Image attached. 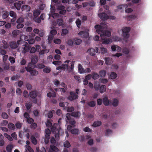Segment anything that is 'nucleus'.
<instances>
[{"label": "nucleus", "mask_w": 152, "mask_h": 152, "mask_svg": "<svg viewBox=\"0 0 152 152\" xmlns=\"http://www.w3.org/2000/svg\"><path fill=\"white\" fill-rule=\"evenodd\" d=\"M4 136L7 138L10 141H12L13 140L12 138L7 134L5 133L4 134Z\"/></svg>", "instance_id": "obj_49"}, {"label": "nucleus", "mask_w": 152, "mask_h": 152, "mask_svg": "<svg viewBox=\"0 0 152 152\" xmlns=\"http://www.w3.org/2000/svg\"><path fill=\"white\" fill-rule=\"evenodd\" d=\"M9 15L8 12L7 11L5 12L2 15V18L3 19H5L7 18Z\"/></svg>", "instance_id": "obj_62"}, {"label": "nucleus", "mask_w": 152, "mask_h": 152, "mask_svg": "<svg viewBox=\"0 0 152 152\" xmlns=\"http://www.w3.org/2000/svg\"><path fill=\"white\" fill-rule=\"evenodd\" d=\"M106 88L105 85H102L99 87V92L101 93L104 92L106 91Z\"/></svg>", "instance_id": "obj_21"}, {"label": "nucleus", "mask_w": 152, "mask_h": 152, "mask_svg": "<svg viewBox=\"0 0 152 152\" xmlns=\"http://www.w3.org/2000/svg\"><path fill=\"white\" fill-rule=\"evenodd\" d=\"M128 7V6L126 4H122L118 6V9L121 10H124V9H126Z\"/></svg>", "instance_id": "obj_40"}, {"label": "nucleus", "mask_w": 152, "mask_h": 152, "mask_svg": "<svg viewBox=\"0 0 152 152\" xmlns=\"http://www.w3.org/2000/svg\"><path fill=\"white\" fill-rule=\"evenodd\" d=\"M30 72L31 75L32 76H37L38 74V72L37 71L32 69L30 72Z\"/></svg>", "instance_id": "obj_25"}, {"label": "nucleus", "mask_w": 152, "mask_h": 152, "mask_svg": "<svg viewBox=\"0 0 152 152\" xmlns=\"http://www.w3.org/2000/svg\"><path fill=\"white\" fill-rule=\"evenodd\" d=\"M96 102L94 101H91L87 103V104L88 105L91 107H94L96 105Z\"/></svg>", "instance_id": "obj_24"}, {"label": "nucleus", "mask_w": 152, "mask_h": 152, "mask_svg": "<svg viewBox=\"0 0 152 152\" xmlns=\"http://www.w3.org/2000/svg\"><path fill=\"white\" fill-rule=\"evenodd\" d=\"M131 28L129 27H123L122 30V35L123 37L125 39H127L129 37V35L128 33L130 31Z\"/></svg>", "instance_id": "obj_4"}, {"label": "nucleus", "mask_w": 152, "mask_h": 152, "mask_svg": "<svg viewBox=\"0 0 152 152\" xmlns=\"http://www.w3.org/2000/svg\"><path fill=\"white\" fill-rule=\"evenodd\" d=\"M59 151L58 148L55 146L50 145V148L49 149L48 152H58Z\"/></svg>", "instance_id": "obj_13"}, {"label": "nucleus", "mask_w": 152, "mask_h": 152, "mask_svg": "<svg viewBox=\"0 0 152 152\" xmlns=\"http://www.w3.org/2000/svg\"><path fill=\"white\" fill-rule=\"evenodd\" d=\"M13 146L12 145H9L7 146L6 150L7 152H11Z\"/></svg>", "instance_id": "obj_41"}, {"label": "nucleus", "mask_w": 152, "mask_h": 152, "mask_svg": "<svg viewBox=\"0 0 152 152\" xmlns=\"http://www.w3.org/2000/svg\"><path fill=\"white\" fill-rule=\"evenodd\" d=\"M98 48L97 47H95L94 48H91L88 49L87 51V52L91 56H93L98 52Z\"/></svg>", "instance_id": "obj_7"}, {"label": "nucleus", "mask_w": 152, "mask_h": 152, "mask_svg": "<svg viewBox=\"0 0 152 152\" xmlns=\"http://www.w3.org/2000/svg\"><path fill=\"white\" fill-rule=\"evenodd\" d=\"M64 147L68 148L70 147L71 146L70 143L67 140L64 143Z\"/></svg>", "instance_id": "obj_47"}, {"label": "nucleus", "mask_w": 152, "mask_h": 152, "mask_svg": "<svg viewBox=\"0 0 152 152\" xmlns=\"http://www.w3.org/2000/svg\"><path fill=\"white\" fill-rule=\"evenodd\" d=\"M38 61V58L37 56H35L32 57L31 61L33 64H36Z\"/></svg>", "instance_id": "obj_23"}, {"label": "nucleus", "mask_w": 152, "mask_h": 152, "mask_svg": "<svg viewBox=\"0 0 152 152\" xmlns=\"http://www.w3.org/2000/svg\"><path fill=\"white\" fill-rule=\"evenodd\" d=\"M51 69L50 67L46 66L43 69V72L46 73H49L51 71Z\"/></svg>", "instance_id": "obj_37"}, {"label": "nucleus", "mask_w": 152, "mask_h": 152, "mask_svg": "<svg viewBox=\"0 0 152 152\" xmlns=\"http://www.w3.org/2000/svg\"><path fill=\"white\" fill-rule=\"evenodd\" d=\"M61 118L59 119L58 123H55L51 128V131L53 134H55V138L56 140L59 138V135H62L64 134L63 130L61 128L60 125L61 124Z\"/></svg>", "instance_id": "obj_2"}, {"label": "nucleus", "mask_w": 152, "mask_h": 152, "mask_svg": "<svg viewBox=\"0 0 152 152\" xmlns=\"http://www.w3.org/2000/svg\"><path fill=\"white\" fill-rule=\"evenodd\" d=\"M38 92L36 91H32L29 93L30 97L32 99H34V103L37 102L36 97L37 96Z\"/></svg>", "instance_id": "obj_8"}, {"label": "nucleus", "mask_w": 152, "mask_h": 152, "mask_svg": "<svg viewBox=\"0 0 152 152\" xmlns=\"http://www.w3.org/2000/svg\"><path fill=\"white\" fill-rule=\"evenodd\" d=\"M25 106L26 107V108L28 110H29L32 107V104H31L30 103H26Z\"/></svg>", "instance_id": "obj_55"}, {"label": "nucleus", "mask_w": 152, "mask_h": 152, "mask_svg": "<svg viewBox=\"0 0 152 152\" xmlns=\"http://www.w3.org/2000/svg\"><path fill=\"white\" fill-rule=\"evenodd\" d=\"M123 52L124 54L128 55L129 52V50L128 48H125L123 49Z\"/></svg>", "instance_id": "obj_48"}, {"label": "nucleus", "mask_w": 152, "mask_h": 152, "mask_svg": "<svg viewBox=\"0 0 152 152\" xmlns=\"http://www.w3.org/2000/svg\"><path fill=\"white\" fill-rule=\"evenodd\" d=\"M78 34L80 35V37L83 38H87L89 36V34L87 32L83 31L80 32Z\"/></svg>", "instance_id": "obj_14"}, {"label": "nucleus", "mask_w": 152, "mask_h": 152, "mask_svg": "<svg viewBox=\"0 0 152 152\" xmlns=\"http://www.w3.org/2000/svg\"><path fill=\"white\" fill-rule=\"evenodd\" d=\"M34 20L36 22L40 23L41 22V18L39 17H35L33 18Z\"/></svg>", "instance_id": "obj_46"}, {"label": "nucleus", "mask_w": 152, "mask_h": 152, "mask_svg": "<svg viewBox=\"0 0 152 152\" xmlns=\"http://www.w3.org/2000/svg\"><path fill=\"white\" fill-rule=\"evenodd\" d=\"M74 110V108L73 107H67V112H72Z\"/></svg>", "instance_id": "obj_59"}, {"label": "nucleus", "mask_w": 152, "mask_h": 152, "mask_svg": "<svg viewBox=\"0 0 152 152\" xmlns=\"http://www.w3.org/2000/svg\"><path fill=\"white\" fill-rule=\"evenodd\" d=\"M102 124V122L99 121H97L94 122L92 126L94 127H97L101 126Z\"/></svg>", "instance_id": "obj_16"}, {"label": "nucleus", "mask_w": 152, "mask_h": 152, "mask_svg": "<svg viewBox=\"0 0 152 152\" xmlns=\"http://www.w3.org/2000/svg\"><path fill=\"white\" fill-rule=\"evenodd\" d=\"M31 141L33 144L35 145L37 144V141L34 136H31Z\"/></svg>", "instance_id": "obj_36"}, {"label": "nucleus", "mask_w": 152, "mask_h": 152, "mask_svg": "<svg viewBox=\"0 0 152 152\" xmlns=\"http://www.w3.org/2000/svg\"><path fill=\"white\" fill-rule=\"evenodd\" d=\"M76 23L77 27L78 28H80L81 24V21L79 19H78L76 21Z\"/></svg>", "instance_id": "obj_51"}, {"label": "nucleus", "mask_w": 152, "mask_h": 152, "mask_svg": "<svg viewBox=\"0 0 152 152\" xmlns=\"http://www.w3.org/2000/svg\"><path fill=\"white\" fill-rule=\"evenodd\" d=\"M94 27L98 34H100L101 38L102 40V44H106L112 42L111 39L106 38V37H110L111 34L110 31L105 30L107 28V25L106 24L102 23L100 25H95Z\"/></svg>", "instance_id": "obj_1"}, {"label": "nucleus", "mask_w": 152, "mask_h": 152, "mask_svg": "<svg viewBox=\"0 0 152 152\" xmlns=\"http://www.w3.org/2000/svg\"><path fill=\"white\" fill-rule=\"evenodd\" d=\"M100 81L102 83L105 84L108 82V80L106 78H102L100 79Z\"/></svg>", "instance_id": "obj_63"}, {"label": "nucleus", "mask_w": 152, "mask_h": 152, "mask_svg": "<svg viewBox=\"0 0 152 152\" xmlns=\"http://www.w3.org/2000/svg\"><path fill=\"white\" fill-rule=\"evenodd\" d=\"M92 78L94 80L97 79L99 77V75L96 73L93 72L92 73Z\"/></svg>", "instance_id": "obj_34"}, {"label": "nucleus", "mask_w": 152, "mask_h": 152, "mask_svg": "<svg viewBox=\"0 0 152 152\" xmlns=\"http://www.w3.org/2000/svg\"><path fill=\"white\" fill-rule=\"evenodd\" d=\"M68 32V30L66 28H63L62 31L61 35L64 36L66 35Z\"/></svg>", "instance_id": "obj_43"}, {"label": "nucleus", "mask_w": 152, "mask_h": 152, "mask_svg": "<svg viewBox=\"0 0 152 152\" xmlns=\"http://www.w3.org/2000/svg\"><path fill=\"white\" fill-rule=\"evenodd\" d=\"M47 96L49 97H55L56 96V93L55 92H53V93L49 92L47 94Z\"/></svg>", "instance_id": "obj_31"}, {"label": "nucleus", "mask_w": 152, "mask_h": 152, "mask_svg": "<svg viewBox=\"0 0 152 152\" xmlns=\"http://www.w3.org/2000/svg\"><path fill=\"white\" fill-rule=\"evenodd\" d=\"M74 43V41L71 39H69L67 40V43L69 45L72 46V45Z\"/></svg>", "instance_id": "obj_57"}, {"label": "nucleus", "mask_w": 152, "mask_h": 152, "mask_svg": "<svg viewBox=\"0 0 152 152\" xmlns=\"http://www.w3.org/2000/svg\"><path fill=\"white\" fill-rule=\"evenodd\" d=\"M53 35L50 34L48 37V40L49 43H51L53 39Z\"/></svg>", "instance_id": "obj_53"}, {"label": "nucleus", "mask_w": 152, "mask_h": 152, "mask_svg": "<svg viewBox=\"0 0 152 152\" xmlns=\"http://www.w3.org/2000/svg\"><path fill=\"white\" fill-rule=\"evenodd\" d=\"M50 137V135L45 134L44 141L45 144H48V143Z\"/></svg>", "instance_id": "obj_26"}, {"label": "nucleus", "mask_w": 152, "mask_h": 152, "mask_svg": "<svg viewBox=\"0 0 152 152\" xmlns=\"http://www.w3.org/2000/svg\"><path fill=\"white\" fill-rule=\"evenodd\" d=\"M23 44L22 46L23 47V50L22 52L23 53H26L27 52H28L30 48L29 45L28 44L27 42L22 41V43Z\"/></svg>", "instance_id": "obj_6"}, {"label": "nucleus", "mask_w": 152, "mask_h": 152, "mask_svg": "<svg viewBox=\"0 0 152 152\" xmlns=\"http://www.w3.org/2000/svg\"><path fill=\"white\" fill-rule=\"evenodd\" d=\"M118 100L117 99H115L113 100V105L115 107H116L118 105Z\"/></svg>", "instance_id": "obj_45"}, {"label": "nucleus", "mask_w": 152, "mask_h": 152, "mask_svg": "<svg viewBox=\"0 0 152 152\" xmlns=\"http://www.w3.org/2000/svg\"><path fill=\"white\" fill-rule=\"evenodd\" d=\"M78 96L75 93L72 91L70 92V95L68 97V99L70 101H72L74 100L77 99Z\"/></svg>", "instance_id": "obj_9"}, {"label": "nucleus", "mask_w": 152, "mask_h": 152, "mask_svg": "<svg viewBox=\"0 0 152 152\" xmlns=\"http://www.w3.org/2000/svg\"><path fill=\"white\" fill-rule=\"evenodd\" d=\"M8 128L11 130H13L15 129V126L14 124L12 123H9L8 125Z\"/></svg>", "instance_id": "obj_28"}, {"label": "nucleus", "mask_w": 152, "mask_h": 152, "mask_svg": "<svg viewBox=\"0 0 152 152\" xmlns=\"http://www.w3.org/2000/svg\"><path fill=\"white\" fill-rule=\"evenodd\" d=\"M65 8V7L64 6H63L61 5H59L57 6V9L58 10H61L64 9Z\"/></svg>", "instance_id": "obj_52"}, {"label": "nucleus", "mask_w": 152, "mask_h": 152, "mask_svg": "<svg viewBox=\"0 0 152 152\" xmlns=\"http://www.w3.org/2000/svg\"><path fill=\"white\" fill-rule=\"evenodd\" d=\"M22 124L20 122H18L16 123L15 124V126L16 128L20 129L22 126Z\"/></svg>", "instance_id": "obj_44"}, {"label": "nucleus", "mask_w": 152, "mask_h": 152, "mask_svg": "<svg viewBox=\"0 0 152 152\" xmlns=\"http://www.w3.org/2000/svg\"><path fill=\"white\" fill-rule=\"evenodd\" d=\"M69 62H70V60H67L65 62V63H67V64H61V66H60L56 68L57 70L61 69L64 70H66L68 71L69 72H71L73 69L74 65L75 63V61H72L70 64H71L70 66H69L68 64Z\"/></svg>", "instance_id": "obj_3"}, {"label": "nucleus", "mask_w": 152, "mask_h": 152, "mask_svg": "<svg viewBox=\"0 0 152 152\" xmlns=\"http://www.w3.org/2000/svg\"><path fill=\"white\" fill-rule=\"evenodd\" d=\"M99 16L102 20H107L109 18V16L104 12L99 14Z\"/></svg>", "instance_id": "obj_11"}, {"label": "nucleus", "mask_w": 152, "mask_h": 152, "mask_svg": "<svg viewBox=\"0 0 152 152\" xmlns=\"http://www.w3.org/2000/svg\"><path fill=\"white\" fill-rule=\"evenodd\" d=\"M117 76V74L114 72H112L110 75V78L111 79H115Z\"/></svg>", "instance_id": "obj_35"}, {"label": "nucleus", "mask_w": 152, "mask_h": 152, "mask_svg": "<svg viewBox=\"0 0 152 152\" xmlns=\"http://www.w3.org/2000/svg\"><path fill=\"white\" fill-rule=\"evenodd\" d=\"M23 4V2L22 1H19L18 2H15L14 3V6L17 10L20 9L21 5Z\"/></svg>", "instance_id": "obj_12"}, {"label": "nucleus", "mask_w": 152, "mask_h": 152, "mask_svg": "<svg viewBox=\"0 0 152 152\" xmlns=\"http://www.w3.org/2000/svg\"><path fill=\"white\" fill-rule=\"evenodd\" d=\"M46 125L47 127H50L52 126V124L49 120H48L46 123Z\"/></svg>", "instance_id": "obj_56"}, {"label": "nucleus", "mask_w": 152, "mask_h": 152, "mask_svg": "<svg viewBox=\"0 0 152 152\" xmlns=\"http://www.w3.org/2000/svg\"><path fill=\"white\" fill-rule=\"evenodd\" d=\"M78 70L79 72L80 73H83V70L84 69L82 65L80 64H79L78 65Z\"/></svg>", "instance_id": "obj_42"}, {"label": "nucleus", "mask_w": 152, "mask_h": 152, "mask_svg": "<svg viewBox=\"0 0 152 152\" xmlns=\"http://www.w3.org/2000/svg\"><path fill=\"white\" fill-rule=\"evenodd\" d=\"M8 123L7 121L6 120H3L1 123V126H5Z\"/></svg>", "instance_id": "obj_58"}, {"label": "nucleus", "mask_w": 152, "mask_h": 152, "mask_svg": "<svg viewBox=\"0 0 152 152\" xmlns=\"http://www.w3.org/2000/svg\"><path fill=\"white\" fill-rule=\"evenodd\" d=\"M57 23L58 25L61 26L63 23V20L62 19H58L57 20Z\"/></svg>", "instance_id": "obj_54"}, {"label": "nucleus", "mask_w": 152, "mask_h": 152, "mask_svg": "<svg viewBox=\"0 0 152 152\" xmlns=\"http://www.w3.org/2000/svg\"><path fill=\"white\" fill-rule=\"evenodd\" d=\"M27 36L25 38V40L26 41H28V42L30 44H33L35 42V40L32 38H29V39H27Z\"/></svg>", "instance_id": "obj_29"}, {"label": "nucleus", "mask_w": 152, "mask_h": 152, "mask_svg": "<svg viewBox=\"0 0 152 152\" xmlns=\"http://www.w3.org/2000/svg\"><path fill=\"white\" fill-rule=\"evenodd\" d=\"M2 43H3V48L4 49H7L8 48L9 45L7 41L4 40H3L2 41Z\"/></svg>", "instance_id": "obj_38"}, {"label": "nucleus", "mask_w": 152, "mask_h": 152, "mask_svg": "<svg viewBox=\"0 0 152 152\" xmlns=\"http://www.w3.org/2000/svg\"><path fill=\"white\" fill-rule=\"evenodd\" d=\"M45 67L44 64H37L35 65V67L39 69H43Z\"/></svg>", "instance_id": "obj_33"}, {"label": "nucleus", "mask_w": 152, "mask_h": 152, "mask_svg": "<svg viewBox=\"0 0 152 152\" xmlns=\"http://www.w3.org/2000/svg\"><path fill=\"white\" fill-rule=\"evenodd\" d=\"M25 147L26 148L29 152H34L33 150L31 148L29 145H26Z\"/></svg>", "instance_id": "obj_60"}, {"label": "nucleus", "mask_w": 152, "mask_h": 152, "mask_svg": "<svg viewBox=\"0 0 152 152\" xmlns=\"http://www.w3.org/2000/svg\"><path fill=\"white\" fill-rule=\"evenodd\" d=\"M21 10L22 11H25L26 12L30 10V7L28 5H23L21 7Z\"/></svg>", "instance_id": "obj_20"}, {"label": "nucleus", "mask_w": 152, "mask_h": 152, "mask_svg": "<svg viewBox=\"0 0 152 152\" xmlns=\"http://www.w3.org/2000/svg\"><path fill=\"white\" fill-rule=\"evenodd\" d=\"M22 41L20 40H18L17 42L15 41H12L10 43V46L11 48L15 49L18 47L19 45L22 44Z\"/></svg>", "instance_id": "obj_5"}, {"label": "nucleus", "mask_w": 152, "mask_h": 152, "mask_svg": "<svg viewBox=\"0 0 152 152\" xmlns=\"http://www.w3.org/2000/svg\"><path fill=\"white\" fill-rule=\"evenodd\" d=\"M40 13V12L39 10L37 9L35 10L33 12L34 18L38 17Z\"/></svg>", "instance_id": "obj_27"}, {"label": "nucleus", "mask_w": 152, "mask_h": 152, "mask_svg": "<svg viewBox=\"0 0 152 152\" xmlns=\"http://www.w3.org/2000/svg\"><path fill=\"white\" fill-rule=\"evenodd\" d=\"M111 49L113 51H115L117 50L118 51H119L121 50V48L120 47L115 45L112 46H111Z\"/></svg>", "instance_id": "obj_17"}, {"label": "nucleus", "mask_w": 152, "mask_h": 152, "mask_svg": "<svg viewBox=\"0 0 152 152\" xmlns=\"http://www.w3.org/2000/svg\"><path fill=\"white\" fill-rule=\"evenodd\" d=\"M37 126V124L35 123H32L30 127L32 129H35Z\"/></svg>", "instance_id": "obj_64"}, {"label": "nucleus", "mask_w": 152, "mask_h": 152, "mask_svg": "<svg viewBox=\"0 0 152 152\" xmlns=\"http://www.w3.org/2000/svg\"><path fill=\"white\" fill-rule=\"evenodd\" d=\"M33 66V63L30 62L28 64V66L25 67V68L27 72H30L31 69H32L31 67Z\"/></svg>", "instance_id": "obj_19"}, {"label": "nucleus", "mask_w": 152, "mask_h": 152, "mask_svg": "<svg viewBox=\"0 0 152 152\" xmlns=\"http://www.w3.org/2000/svg\"><path fill=\"white\" fill-rule=\"evenodd\" d=\"M112 133V130L110 129H107L105 133L106 135L108 136Z\"/></svg>", "instance_id": "obj_50"}, {"label": "nucleus", "mask_w": 152, "mask_h": 152, "mask_svg": "<svg viewBox=\"0 0 152 152\" xmlns=\"http://www.w3.org/2000/svg\"><path fill=\"white\" fill-rule=\"evenodd\" d=\"M9 15L11 17H13L14 18H17V15L16 13L13 11H10V12Z\"/></svg>", "instance_id": "obj_39"}, {"label": "nucleus", "mask_w": 152, "mask_h": 152, "mask_svg": "<svg viewBox=\"0 0 152 152\" xmlns=\"http://www.w3.org/2000/svg\"><path fill=\"white\" fill-rule=\"evenodd\" d=\"M103 102L104 104L107 106L109 105V101L107 96H105L103 99Z\"/></svg>", "instance_id": "obj_18"}, {"label": "nucleus", "mask_w": 152, "mask_h": 152, "mask_svg": "<svg viewBox=\"0 0 152 152\" xmlns=\"http://www.w3.org/2000/svg\"><path fill=\"white\" fill-rule=\"evenodd\" d=\"M105 61V64L107 65L111 64L113 62L112 59L110 57L106 58Z\"/></svg>", "instance_id": "obj_15"}, {"label": "nucleus", "mask_w": 152, "mask_h": 152, "mask_svg": "<svg viewBox=\"0 0 152 152\" xmlns=\"http://www.w3.org/2000/svg\"><path fill=\"white\" fill-rule=\"evenodd\" d=\"M72 126L70 125H68L67 126V129L69 131H70L72 134H78L79 130L77 129H71Z\"/></svg>", "instance_id": "obj_10"}, {"label": "nucleus", "mask_w": 152, "mask_h": 152, "mask_svg": "<svg viewBox=\"0 0 152 152\" xmlns=\"http://www.w3.org/2000/svg\"><path fill=\"white\" fill-rule=\"evenodd\" d=\"M20 33V31L18 30H15L12 32V35L14 37H16Z\"/></svg>", "instance_id": "obj_30"}, {"label": "nucleus", "mask_w": 152, "mask_h": 152, "mask_svg": "<svg viewBox=\"0 0 152 152\" xmlns=\"http://www.w3.org/2000/svg\"><path fill=\"white\" fill-rule=\"evenodd\" d=\"M83 130L85 132H92V130L89 128L88 127H86L84 128L83 129Z\"/></svg>", "instance_id": "obj_61"}, {"label": "nucleus", "mask_w": 152, "mask_h": 152, "mask_svg": "<svg viewBox=\"0 0 152 152\" xmlns=\"http://www.w3.org/2000/svg\"><path fill=\"white\" fill-rule=\"evenodd\" d=\"M100 76L102 77H104L106 74V72L105 70H102L99 72Z\"/></svg>", "instance_id": "obj_32"}, {"label": "nucleus", "mask_w": 152, "mask_h": 152, "mask_svg": "<svg viewBox=\"0 0 152 152\" xmlns=\"http://www.w3.org/2000/svg\"><path fill=\"white\" fill-rule=\"evenodd\" d=\"M80 115V113L78 111H74L71 113V115L75 118H78Z\"/></svg>", "instance_id": "obj_22"}]
</instances>
